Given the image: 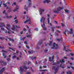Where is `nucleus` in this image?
<instances>
[{
	"label": "nucleus",
	"mask_w": 74,
	"mask_h": 74,
	"mask_svg": "<svg viewBox=\"0 0 74 74\" xmlns=\"http://www.w3.org/2000/svg\"><path fill=\"white\" fill-rule=\"evenodd\" d=\"M22 66H21L20 67V70L21 71V72H23V71H25L23 70V69H25L26 70H27V69H29V67L28 66L27 67L25 65H24L23 66V68H22Z\"/></svg>",
	"instance_id": "1"
},
{
	"label": "nucleus",
	"mask_w": 74,
	"mask_h": 74,
	"mask_svg": "<svg viewBox=\"0 0 74 74\" xmlns=\"http://www.w3.org/2000/svg\"><path fill=\"white\" fill-rule=\"evenodd\" d=\"M63 9H64V8L63 7H60L59 6L57 8V10L58 11L55 10L54 11V12L56 13V14H58V13H59V11H61V10H63Z\"/></svg>",
	"instance_id": "2"
},
{
	"label": "nucleus",
	"mask_w": 74,
	"mask_h": 74,
	"mask_svg": "<svg viewBox=\"0 0 74 74\" xmlns=\"http://www.w3.org/2000/svg\"><path fill=\"white\" fill-rule=\"evenodd\" d=\"M44 21H45V18L44 17H42L40 20V22H42V21H43L42 22L43 23V26H45V23H44Z\"/></svg>",
	"instance_id": "3"
},
{
	"label": "nucleus",
	"mask_w": 74,
	"mask_h": 74,
	"mask_svg": "<svg viewBox=\"0 0 74 74\" xmlns=\"http://www.w3.org/2000/svg\"><path fill=\"white\" fill-rule=\"evenodd\" d=\"M52 69L53 70L54 69V70L55 71L54 74H56V73H57V72L58 71V68H56V67H55V66H53Z\"/></svg>",
	"instance_id": "4"
},
{
	"label": "nucleus",
	"mask_w": 74,
	"mask_h": 74,
	"mask_svg": "<svg viewBox=\"0 0 74 74\" xmlns=\"http://www.w3.org/2000/svg\"><path fill=\"white\" fill-rule=\"evenodd\" d=\"M56 45V43L55 42L53 44V47L51 48L52 49H57L58 48V47L55 46Z\"/></svg>",
	"instance_id": "5"
},
{
	"label": "nucleus",
	"mask_w": 74,
	"mask_h": 74,
	"mask_svg": "<svg viewBox=\"0 0 74 74\" xmlns=\"http://www.w3.org/2000/svg\"><path fill=\"white\" fill-rule=\"evenodd\" d=\"M52 64L53 65H56L57 64H60V61H57V63H54V61H53L51 63V64Z\"/></svg>",
	"instance_id": "6"
},
{
	"label": "nucleus",
	"mask_w": 74,
	"mask_h": 74,
	"mask_svg": "<svg viewBox=\"0 0 74 74\" xmlns=\"http://www.w3.org/2000/svg\"><path fill=\"white\" fill-rule=\"evenodd\" d=\"M0 63H1V64H2V65H4V66H5V65H7V64L6 63V62H4L2 60H1Z\"/></svg>",
	"instance_id": "7"
},
{
	"label": "nucleus",
	"mask_w": 74,
	"mask_h": 74,
	"mask_svg": "<svg viewBox=\"0 0 74 74\" xmlns=\"http://www.w3.org/2000/svg\"><path fill=\"white\" fill-rule=\"evenodd\" d=\"M7 27H6L7 29V30H8L9 31H11V30L10 29V27H11V25L10 24H7Z\"/></svg>",
	"instance_id": "8"
},
{
	"label": "nucleus",
	"mask_w": 74,
	"mask_h": 74,
	"mask_svg": "<svg viewBox=\"0 0 74 74\" xmlns=\"http://www.w3.org/2000/svg\"><path fill=\"white\" fill-rule=\"evenodd\" d=\"M5 27V25L3 23H0V27Z\"/></svg>",
	"instance_id": "9"
},
{
	"label": "nucleus",
	"mask_w": 74,
	"mask_h": 74,
	"mask_svg": "<svg viewBox=\"0 0 74 74\" xmlns=\"http://www.w3.org/2000/svg\"><path fill=\"white\" fill-rule=\"evenodd\" d=\"M4 69H5V68L3 67L2 68V69L0 70V74H1L3 73V71H4Z\"/></svg>",
	"instance_id": "10"
},
{
	"label": "nucleus",
	"mask_w": 74,
	"mask_h": 74,
	"mask_svg": "<svg viewBox=\"0 0 74 74\" xmlns=\"http://www.w3.org/2000/svg\"><path fill=\"white\" fill-rule=\"evenodd\" d=\"M66 33L67 34H69V31L67 29L65 30V32H64V33L65 35L66 36H67V35H66Z\"/></svg>",
	"instance_id": "11"
},
{
	"label": "nucleus",
	"mask_w": 74,
	"mask_h": 74,
	"mask_svg": "<svg viewBox=\"0 0 74 74\" xmlns=\"http://www.w3.org/2000/svg\"><path fill=\"white\" fill-rule=\"evenodd\" d=\"M60 62H61V64H62V63H64V62H65V61H64V59H62V60H60Z\"/></svg>",
	"instance_id": "12"
},
{
	"label": "nucleus",
	"mask_w": 74,
	"mask_h": 74,
	"mask_svg": "<svg viewBox=\"0 0 74 74\" xmlns=\"http://www.w3.org/2000/svg\"><path fill=\"white\" fill-rule=\"evenodd\" d=\"M19 7H18L17 8H15L14 10H13L14 12H16V11H18V10L19 9Z\"/></svg>",
	"instance_id": "13"
},
{
	"label": "nucleus",
	"mask_w": 74,
	"mask_h": 74,
	"mask_svg": "<svg viewBox=\"0 0 74 74\" xmlns=\"http://www.w3.org/2000/svg\"><path fill=\"white\" fill-rule=\"evenodd\" d=\"M56 40L57 41H60V40L62 41V37H61L60 39L59 38H57L56 39Z\"/></svg>",
	"instance_id": "14"
},
{
	"label": "nucleus",
	"mask_w": 74,
	"mask_h": 74,
	"mask_svg": "<svg viewBox=\"0 0 74 74\" xmlns=\"http://www.w3.org/2000/svg\"><path fill=\"white\" fill-rule=\"evenodd\" d=\"M40 41L41 42H40L38 43V45H41L42 44V40H40Z\"/></svg>",
	"instance_id": "15"
},
{
	"label": "nucleus",
	"mask_w": 74,
	"mask_h": 74,
	"mask_svg": "<svg viewBox=\"0 0 74 74\" xmlns=\"http://www.w3.org/2000/svg\"><path fill=\"white\" fill-rule=\"evenodd\" d=\"M42 27L43 28V30H47V28H45V27H44L43 25H42V24H41Z\"/></svg>",
	"instance_id": "16"
},
{
	"label": "nucleus",
	"mask_w": 74,
	"mask_h": 74,
	"mask_svg": "<svg viewBox=\"0 0 74 74\" xmlns=\"http://www.w3.org/2000/svg\"><path fill=\"white\" fill-rule=\"evenodd\" d=\"M51 29H51V32H53V31H54V29H56L55 27H52L51 28Z\"/></svg>",
	"instance_id": "17"
},
{
	"label": "nucleus",
	"mask_w": 74,
	"mask_h": 74,
	"mask_svg": "<svg viewBox=\"0 0 74 74\" xmlns=\"http://www.w3.org/2000/svg\"><path fill=\"white\" fill-rule=\"evenodd\" d=\"M30 18H29V19L26 20L24 22V23H27L28 22H30Z\"/></svg>",
	"instance_id": "18"
},
{
	"label": "nucleus",
	"mask_w": 74,
	"mask_h": 74,
	"mask_svg": "<svg viewBox=\"0 0 74 74\" xmlns=\"http://www.w3.org/2000/svg\"><path fill=\"white\" fill-rule=\"evenodd\" d=\"M35 51H32V52L30 51H28V53H34Z\"/></svg>",
	"instance_id": "19"
},
{
	"label": "nucleus",
	"mask_w": 74,
	"mask_h": 74,
	"mask_svg": "<svg viewBox=\"0 0 74 74\" xmlns=\"http://www.w3.org/2000/svg\"><path fill=\"white\" fill-rule=\"evenodd\" d=\"M64 51H66V52H68L69 51V50H66V46H64Z\"/></svg>",
	"instance_id": "20"
},
{
	"label": "nucleus",
	"mask_w": 74,
	"mask_h": 74,
	"mask_svg": "<svg viewBox=\"0 0 74 74\" xmlns=\"http://www.w3.org/2000/svg\"><path fill=\"white\" fill-rule=\"evenodd\" d=\"M25 10H26L27 11V8L26 7V5H25L24 7Z\"/></svg>",
	"instance_id": "21"
},
{
	"label": "nucleus",
	"mask_w": 74,
	"mask_h": 74,
	"mask_svg": "<svg viewBox=\"0 0 74 74\" xmlns=\"http://www.w3.org/2000/svg\"><path fill=\"white\" fill-rule=\"evenodd\" d=\"M40 71H47V70H46V69H45V70H39Z\"/></svg>",
	"instance_id": "22"
},
{
	"label": "nucleus",
	"mask_w": 74,
	"mask_h": 74,
	"mask_svg": "<svg viewBox=\"0 0 74 74\" xmlns=\"http://www.w3.org/2000/svg\"><path fill=\"white\" fill-rule=\"evenodd\" d=\"M12 30L14 31H15V32H18V29H17L16 28H14V29H13Z\"/></svg>",
	"instance_id": "23"
},
{
	"label": "nucleus",
	"mask_w": 74,
	"mask_h": 74,
	"mask_svg": "<svg viewBox=\"0 0 74 74\" xmlns=\"http://www.w3.org/2000/svg\"><path fill=\"white\" fill-rule=\"evenodd\" d=\"M27 36V38H31V35H27L26 36Z\"/></svg>",
	"instance_id": "24"
},
{
	"label": "nucleus",
	"mask_w": 74,
	"mask_h": 74,
	"mask_svg": "<svg viewBox=\"0 0 74 74\" xmlns=\"http://www.w3.org/2000/svg\"><path fill=\"white\" fill-rule=\"evenodd\" d=\"M44 11H45V10L44 9H42L40 10L41 12H44Z\"/></svg>",
	"instance_id": "25"
},
{
	"label": "nucleus",
	"mask_w": 74,
	"mask_h": 74,
	"mask_svg": "<svg viewBox=\"0 0 74 74\" xmlns=\"http://www.w3.org/2000/svg\"><path fill=\"white\" fill-rule=\"evenodd\" d=\"M52 41H51L49 42V45L51 46L52 45Z\"/></svg>",
	"instance_id": "26"
},
{
	"label": "nucleus",
	"mask_w": 74,
	"mask_h": 74,
	"mask_svg": "<svg viewBox=\"0 0 74 74\" xmlns=\"http://www.w3.org/2000/svg\"><path fill=\"white\" fill-rule=\"evenodd\" d=\"M6 18H12V16H6Z\"/></svg>",
	"instance_id": "27"
},
{
	"label": "nucleus",
	"mask_w": 74,
	"mask_h": 74,
	"mask_svg": "<svg viewBox=\"0 0 74 74\" xmlns=\"http://www.w3.org/2000/svg\"><path fill=\"white\" fill-rule=\"evenodd\" d=\"M8 39L10 40V41H12L13 42L14 41V40L13 39H12L11 38H8Z\"/></svg>",
	"instance_id": "28"
},
{
	"label": "nucleus",
	"mask_w": 74,
	"mask_h": 74,
	"mask_svg": "<svg viewBox=\"0 0 74 74\" xmlns=\"http://www.w3.org/2000/svg\"><path fill=\"white\" fill-rule=\"evenodd\" d=\"M60 67H62V69H63V68L64 67V66H63V65H62V64H60Z\"/></svg>",
	"instance_id": "29"
},
{
	"label": "nucleus",
	"mask_w": 74,
	"mask_h": 74,
	"mask_svg": "<svg viewBox=\"0 0 74 74\" xmlns=\"http://www.w3.org/2000/svg\"><path fill=\"white\" fill-rule=\"evenodd\" d=\"M45 1H46V3H48L49 2H50V0H45Z\"/></svg>",
	"instance_id": "30"
},
{
	"label": "nucleus",
	"mask_w": 74,
	"mask_h": 74,
	"mask_svg": "<svg viewBox=\"0 0 74 74\" xmlns=\"http://www.w3.org/2000/svg\"><path fill=\"white\" fill-rule=\"evenodd\" d=\"M49 60L50 61V62H52L53 61L51 59V57H49Z\"/></svg>",
	"instance_id": "31"
},
{
	"label": "nucleus",
	"mask_w": 74,
	"mask_h": 74,
	"mask_svg": "<svg viewBox=\"0 0 74 74\" xmlns=\"http://www.w3.org/2000/svg\"><path fill=\"white\" fill-rule=\"evenodd\" d=\"M5 38L0 37V39H1V40H4Z\"/></svg>",
	"instance_id": "32"
},
{
	"label": "nucleus",
	"mask_w": 74,
	"mask_h": 74,
	"mask_svg": "<svg viewBox=\"0 0 74 74\" xmlns=\"http://www.w3.org/2000/svg\"><path fill=\"white\" fill-rule=\"evenodd\" d=\"M67 74H71V73L70 71H69L66 72Z\"/></svg>",
	"instance_id": "33"
},
{
	"label": "nucleus",
	"mask_w": 74,
	"mask_h": 74,
	"mask_svg": "<svg viewBox=\"0 0 74 74\" xmlns=\"http://www.w3.org/2000/svg\"><path fill=\"white\" fill-rule=\"evenodd\" d=\"M2 52H4V53H7V52H8L7 51H5L4 50H2Z\"/></svg>",
	"instance_id": "34"
},
{
	"label": "nucleus",
	"mask_w": 74,
	"mask_h": 74,
	"mask_svg": "<svg viewBox=\"0 0 74 74\" xmlns=\"http://www.w3.org/2000/svg\"><path fill=\"white\" fill-rule=\"evenodd\" d=\"M5 33H6V34L8 33V34H10V32L8 31V32H7V31H5Z\"/></svg>",
	"instance_id": "35"
},
{
	"label": "nucleus",
	"mask_w": 74,
	"mask_h": 74,
	"mask_svg": "<svg viewBox=\"0 0 74 74\" xmlns=\"http://www.w3.org/2000/svg\"><path fill=\"white\" fill-rule=\"evenodd\" d=\"M65 12H66V13H69V11L68 10H65Z\"/></svg>",
	"instance_id": "36"
},
{
	"label": "nucleus",
	"mask_w": 74,
	"mask_h": 74,
	"mask_svg": "<svg viewBox=\"0 0 74 74\" xmlns=\"http://www.w3.org/2000/svg\"><path fill=\"white\" fill-rule=\"evenodd\" d=\"M15 28V26L14 25H13V28H12V30L13 29H14Z\"/></svg>",
	"instance_id": "37"
},
{
	"label": "nucleus",
	"mask_w": 74,
	"mask_h": 74,
	"mask_svg": "<svg viewBox=\"0 0 74 74\" xmlns=\"http://www.w3.org/2000/svg\"><path fill=\"white\" fill-rule=\"evenodd\" d=\"M16 27L18 29H20V28H21V27H20L19 26H17V25H16Z\"/></svg>",
	"instance_id": "38"
},
{
	"label": "nucleus",
	"mask_w": 74,
	"mask_h": 74,
	"mask_svg": "<svg viewBox=\"0 0 74 74\" xmlns=\"http://www.w3.org/2000/svg\"><path fill=\"white\" fill-rule=\"evenodd\" d=\"M9 48L10 49H11L13 51H15V50L14 49H12L11 48L9 47Z\"/></svg>",
	"instance_id": "39"
},
{
	"label": "nucleus",
	"mask_w": 74,
	"mask_h": 74,
	"mask_svg": "<svg viewBox=\"0 0 74 74\" xmlns=\"http://www.w3.org/2000/svg\"><path fill=\"white\" fill-rule=\"evenodd\" d=\"M9 48L10 49H11L13 51H15V50L14 49H12L11 48L9 47Z\"/></svg>",
	"instance_id": "40"
},
{
	"label": "nucleus",
	"mask_w": 74,
	"mask_h": 74,
	"mask_svg": "<svg viewBox=\"0 0 74 74\" xmlns=\"http://www.w3.org/2000/svg\"><path fill=\"white\" fill-rule=\"evenodd\" d=\"M14 22L15 23H18V20H15L14 21Z\"/></svg>",
	"instance_id": "41"
},
{
	"label": "nucleus",
	"mask_w": 74,
	"mask_h": 74,
	"mask_svg": "<svg viewBox=\"0 0 74 74\" xmlns=\"http://www.w3.org/2000/svg\"><path fill=\"white\" fill-rule=\"evenodd\" d=\"M12 10L11 9V8H10L9 10H8V11L9 12H11Z\"/></svg>",
	"instance_id": "42"
},
{
	"label": "nucleus",
	"mask_w": 74,
	"mask_h": 74,
	"mask_svg": "<svg viewBox=\"0 0 74 74\" xmlns=\"http://www.w3.org/2000/svg\"><path fill=\"white\" fill-rule=\"evenodd\" d=\"M70 66L71 67V68H72V69H73V70H74V67H73V66H71V65H70Z\"/></svg>",
	"instance_id": "43"
},
{
	"label": "nucleus",
	"mask_w": 74,
	"mask_h": 74,
	"mask_svg": "<svg viewBox=\"0 0 74 74\" xmlns=\"http://www.w3.org/2000/svg\"><path fill=\"white\" fill-rule=\"evenodd\" d=\"M29 58H31V59H32V60H33L34 59V58H33V57H30V56H29Z\"/></svg>",
	"instance_id": "44"
},
{
	"label": "nucleus",
	"mask_w": 74,
	"mask_h": 74,
	"mask_svg": "<svg viewBox=\"0 0 74 74\" xmlns=\"http://www.w3.org/2000/svg\"><path fill=\"white\" fill-rule=\"evenodd\" d=\"M27 61H25V62H24V64L25 65H26V64H27Z\"/></svg>",
	"instance_id": "45"
},
{
	"label": "nucleus",
	"mask_w": 74,
	"mask_h": 74,
	"mask_svg": "<svg viewBox=\"0 0 74 74\" xmlns=\"http://www.w3.org/2000/svg\"><path fill=\"white\" fill-rule=\"evenodd\" d=\"M61 25H62V26L63 27H64V24H63L62 23H61Z\"/></svg>",
	"instance_id": "46"
},
{
	"label": "nucleus",
	"mask_w": 74,
	"mask_h": 74,
	"mask_svg": "<svg viewBox=\"0 0 74 74\" xmlns=\"http://www.w3.org/2000/svg\"><path fill=\"white\" fill-rule=\"evenodd\" d=\"M16 58V56H14L12 57V59H14V58Z\"/></svg>",
	"instance_id": "47"
},
{
	"label": "nucleus",
	"mask_w": 74,
	"mask_h": 74,
	"mask_svg": "<svg viewBox=\"0 0 74 74\" xmlns=\"http://www.w3.org/2000/svg\"><path fill=\"white\" fill-rule=\"evenodd\" d=\"M69 33L70 34H73V32H72V31H70V32H69Z\"/></svg>",
	"instance_id": "48"
},
{
	"label": "nucleus",
	"mask_w": 74,
	"mask_h": 74,
	"mask_svg": "<svg viewBox=\"0 0 74 74\" xmlns=\"http://www.w3.org/2000/svg\"><path fill=\"white\" fill-rule=\"evenodd\" d=\"M47 51H48V49H45L44 50V51L45 52V53H46V52H47Z\"/></svg>",
	"instance_id": "49"
},
{
	"label": "nucleus",
	"mask_w": 74,
	"mask_h": 74,
	"mask_svg": "<svg viewBox=\"0 0 74 74\" xmlns=\"http://www.w3.org/2000/svg\"><path fill=\"white\" fill-rule=\"evenodd\" d=\"M32 4H31V3H29V6L30 7H32Z\"/></svg>",
	"instance_id": "50"
},
{
	"label": "nucleus",
	"mask_w": 74,
	"mask_h": 74,
	"mask_svg": "<svg viewBox=\"0 0 74 74\" xmlns=\"http://www.w3.org/2000/svg\"><path fill=\"white\" fill-rule=\"evenodd\" d=\"M26 48H27L28 49H29V46H28L27 45H26Z\"/></svg>",
	"instance_id": "51"
},
{
	"label": "nucleus",
	"mask_w": 74,
	"mask_h": 74,
	"mask_svg": "<svg viewBox=\"0 0 74 74\" xmlns=\"http://www.w3.org/2000/svg\"><path fill=\"white\" fill-rule=\"evenodd\" d=\"M26 74H31V73H30V72H27L26 73Z\"/></svg>",
	"instance_id": "52"
},
{
	"label": "nucleus",
	"mask_w": 74,
	"mask_h": 74,
	"mask_svg": "<svg viewBox=\"0 0 74 74\" xmlns=\"http://www.w3.org/2000/svg\"><path fill=\"white\" fill-rule=\"evenodd\" d=\"M24 43L25 44H26L27 45V42H26V41L24 42Z\"/></svg>",
	"instance_id": "53"
},
{
	"label": "nucleus",
	"mask_w": 74,
	"mask_h": 74,
	"mask_svg": "<svg viewBox=\"0 0 74 74\" xmlns=\"http://www.w3.org/2000/svg\"><path fill=\"white\" fill-rule=\"evenodd\" d=\"M25 38H26V37H25L22 38L23 41H24V40H25Z\"/></svg>",
	"instance_id": "54"
},
{
	"label": "nucleus",
	"mask_w": 74,
	"mask_h": 74,
	"mask_svg": "<svg viewBox=\"0 0 74 74\" xmlns=\"http://www.w3.org/2000/svg\"><path fill=\"white\" fill-rule=\"evenodd\" d=\"M7 60H8V61H9V60H10V58H7Z\"/></svg>",
	"instance_id": "55"
},
{
	"label": "nucleus",
	"mask_w": 74,
	"mask_h": 74,
	"mask_svg": "<svg viewBox=\"0 0 74 74\" xmlns=\"http://www.w3.org/2000/svg\"><path fill=\"white\" fill-rule=\"evenodd\" d=\"M34 30H36V31H38V28H35V29H34Z\"/></svg>",
	"instance_id": "56"
},
{
	"label": "nucleus",
	"mask_w": 74,
	"mask_h": 74,
	"mask_svg": "<svg viewBox=\"0 0 74 74\" xmlns=\"http://www.w3.org/2000/svg\"><path fill=\"white\" fill-rule=\"evenodd\" d=\"M70 55H71V56H73V55H74V54L73 53H70Z\"/></svg>",
	"instance_id": "57"
},
{
	"label": "nucleus",
	"mask_w": 74,
	"mask_h": 74,
	"mask_svg": "<svg viewBox=\"0 0 74 74\" xmlns=\"http://www.w3.org/2000/svg\"><path fill=\"white\" fill-rule=\"evenodd\" d=\"M30 68L32 71V72H33V70L32 69V67H30Z\"/></svg>",
	"instance_id": "58"
},
{
	"label": "nucleus",
	"mask_w": 74,
	"mask_h": 74,
	"mask_svg": "<svg viewBox=\"0 0 74 74\" xmlns=\"http://www.w3.org/2000/svg\"><path fill=\"white\" fill-rule=\"evenodd\" d=\"M23 30H24V31H26L27 30L25 28H24L23 29Z\"/></svg>",
	"instance_id": "59"
},
{
	"label": "nucleus",
	"mask_w": 74,
	"mask_h": 74,
	"mask_svg": "<svg viewBox=\"0 0 74 74\" xmlns=\"http://www.w3.org/2000/svg\"><path fill=\"white\" fill-rule=\"evenodd\" d=\"M3 14H5V10H4L3 12Z\"/></svg>",
	"instance_id": "60"
},
{
	"label": "nucleus",
	"mask_w": 74,
	"mask_h": 74,
	"mask_svg": "<svg viewBox=\"0 0 74 74\" xmlns=\"http://www.w3.org/2000/svg\"><path fill=\"white\" fill-rule=\"evenodd\" d=\"M1 30H4V28H1Z\"/></svg>",
	"instance_id": "61"
},
{
	"label": "nucleus",
	"mask_w": 74,
	"mask_h": 74,
	"mask_svg": "<svg viewBox=\"0 0 74 74\" xmlns=\"http://www.w3.org/2000/svg\"><path fill=\"white\" fill-rule=\"evenodd\" d=\"M53 57H54V56H52V57H51V58H52V60H53V59H54Z\"/></svg>",
	"instance_id": "62"
},
{
	"label": "nucleus",
	"mask_w": 74,
	"mask_h": 74,
	"mask_svg": "<svg viewBox=\"0 0 74 74\" xmlns=\"http://www.w3.org/2000/svg\"><path fill=\"white\" fill-rule=\"evenodd\" d=\"M18 52H19V51H17V50L16 51V53L17 54L18 53Z\"/></svg>",
	"instance_id": "63"
},
{
	"label": "nucleus",
	"mask_w": 74,
	"mask_h": 74,
	"mask_svg": "<svg viewBox=\"0 0 74 74\" xmlns=\"http://www.w3.org/2000/svg\"><path fill=\"white\" fill-rule=\"evenodd\" d=\"M13 4H14V5H16V3H15V2H14V3H13Z\"/></svg>",
	"instance_id": "64"
}]
</instances>
